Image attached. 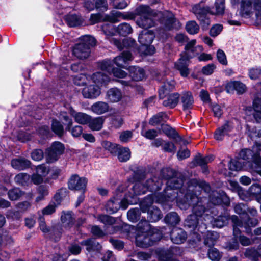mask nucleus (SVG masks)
<instances>
[{
	"label": "nucleus",
	"instance_id": "obj_36",
	"mask_svg": "<svg viewBox=\"0 0 261 261\" xmlns=\"http://www.w3.org/2000/svg\"><path fill=\"white\" fill-rule=\"evenodd\" d=\"M248 192L251 198L255 197L256 200L261 203V187L258 184H253L249 188Z\"/></svg>",
	"mask_w": 261,
	"mask_h": 261
},
{
	"label": "nucleus",
	"instance_id": "obj_4",
	"mask_svg": "<svg viewBox=\"0 0 261 261\" xmlns=\"http://www.w3.org/2000/svg\"><path fill=\"white\" fill-rule=\"evenodd\" d=\"M120 18L125 19L127 17L118 11H112L110 15H106L105 18L106 20L111 23L103 24L101 27L102 30L106 36V38L109 39L110 42L114 44L118 49H122L124 47H133L135 44V41L132 38L124 39L121 42L119 40L110 38L111 36L114 35L117 33V28L114 27L113 23L119 21Z\"/></svg>",
	"mask_w": 261,
	"mask_h": 261
},
{
	"label": "nucleus",
	"instance_id": "obj_16",
	"mask_svg": "<svg viewBox=\"0 0 261 261\" xmlns=\"http://www.w3.org/2000/svg\"><path fill=\"white\" fill-rule=\"evenodd\" d=\"M210 201L214 205L221 204L224 200H226L225 204L229 205V201L223 192H220L217 191H213L209 196Z\"/></svg>",
	"mask_w": 261,
	"mask_h": 261
},
{
	"label": "nucleus",
	"instance_id": "obj_13",
	"mask_svg": "<svg viewBox=\"0 0 261 261\" xmlns=\"http://www.w3.org/2000/svg\"><path fill=\"white\" fill-rule=\"evenodd\" d=\"M64 145L59 142H55L46 150V161L51 163L57 161L64 150Z\"/></svg>",
	"mask_w": 261,
	"mask_h": 261
},
{
	"label": "nucleus",
	"instance_id": "obj_1",
	"mask_svg": "<svg viewBox=\"0 0 261 261\" xmlns=\"http://www.w3.org/2000/svg\"><path fill=\"white\" fill-rule=\"evenodd\" d=\"M181 178L172 177L167 182V187L163 193H155L147 196L140 203V209L143 213H147L148 221L156 222L162 217L161 211L152 205L154 202L160 203L164 209H170L175 204L181 210H186L192 204L191 196L196 195L197 192L203 191L208 193L210 185L205 181L198 182L195 179L188 182V188L183 184Z\"/></svg>",
	"mask_w": 261,
	"mask_h": 261
},
{
	"label": "nucleus",
	"instance_id": "obj_40",
	"mask_svg": "<svg viewBox=\"0 0 261 261\" xmlns=\"http://www.w3.org/2000/svg\"><path fill=\"white\" fill-rule=\"evenodd\" d=\"M164 220L166 223L171 225H174L179 223L180 219L176 213L171 212L166 216Z\"/></svg>",
	"mask_w": 261,
	"mask_h": 261
},
{
	"label": "nucleus",
	"instance_id": "obj_20",
	"mask_svg": "<svg viewBox=\"0 0 261 261\" xmlns=\"http://www.w3.org/2000/svg\"><path fill=\"white\" fill-rule=\"evenodd\" d=\"M154 38V34L152 31L144 30L139 35L138 40L142 45H147L151 44Z\"/></svg>",
	"mask_w": 261,
	"mask_h": 261
},
{
	"label": "nucleus",
	"instance_id": "obj_11",
	"mask_svg": "<svg viewBox=\"0 0 261 261\" xmlns=\"http://www.w3.org/2000/svg\"><path fill=\"white\" fill-rule=\"evenodd\" d=\"M241 15L245 18L255 13L257 19L261 22V0H240Z\"/></svg>",
	"mask_w": 261,
	"mask_h": 261
},
{
	"label": "nucleus",
	"instance_id": "obj_39",
	"mask_svg": "<svg viewBox=\"0 0 261 261\" xmlns=\"http://www.w3.org/2000/svg\"><path fill=\"white\" fill-rule=\"evenodd\" d=\"M66 21L68 24L71 27L80 25L83 22L81 17L76 15H69L67 16Z\"/></svg>",
	"mask_w": 261,
	"mask_h": 261
},
{
	"label": "nucleus",
	"instance_id": "obj_22",
	"mask_svg": "<svg viewBox=\"0 0 261 261\" xmlns=\"http://www.w3.org/2000/svg\"><path fill=\"white\" fill-rule=\"evenodd\" d=\"M106 98L112 102H117L122 99V93L117 88H111L107 92Z\"/></svg>",
	"mask_w": 261,
	"mask_h": 261
},
{
	"label": "nucleus",
	"instance_id": "obj_26",
	"mask_svg": "<svg viewBox=\"0 0 261 261\" xmlns=\"http://www.w3.org/2000/svg\"><path fill=\"white\" fill-rule=\"evenodd\" d=\"M105 118L103 117H97L95 118H92L90 116L89 121L88 124L89 127L93 131H98L100 130L103 126Z\"/></svg>",
	"mask_w": 261,
	"mask_h": 261
},
{
	"label": "nucleus",
	"instance_id": "obj_43",
	"mask_svg": "<svg viewBox=\"0 0 261 261\" xmlns=\"http://www.w3.org/2000/svg\"><path fill=\"white\" fill-rule=\"evenodd\" d=\"M245 257L248 258L253 261H258L259 255L258 250L254 248H247L244 252Z\"/></svg>",
	"mask_w": 261,
	"mask_h": 261
},
{
	"label": "nucleus",
	"instance_id": "obj_44",
	"mask_svg": "<svg viewBox=\"0 0 261 261\" xmlns=\"http://www.w3.org/2000/svg\"><path fill=\"white\" fill-rule=\"evenodd\" d=\"M240 221L243 224L242 227H244L245 229L246 232L248 234L251 232L249 227H254L258 224V220L256 218H248L247 222H244L240 220Z\"/></svg>",
	"mask_w": 261,
	"mask_h": 261
},
{
	"label": "nucleus",
	"instance_id": "obj_17",
	"mask_svg": "<svg viewBox=\"0 0 261 261\" xmlns=\"http://www.w3.org/2000/svg\"><path fill=\"white\" fill-rule=\"evenodd\" d=\"M233 127V126L231 122H226L216 129L214 135L215 138L217 140H222L224 136L227 135L232 130Z\"/></svg>",
	"mask_w": 261,
	"mask_h": 261
},
{
	"label": "nucleus",
	"instance_id": "obj_32",
	"mask_svg": "<svg viewBox=\"0 0 261 261\" xmlns=\"http://www.w3.org/2000/svg\"><path fill=\"white\" fill-rule=\"evenodd\" d=\"M120 208V199L114 197L111 199L106 204V211L110 213H114L118 211Z\"/></svg>",
	"mask_w": 261,
	"mask_h": 261
},
{
	"label": "nucleus",
	"instance_id": "obj_63",
	"mask_svg": "<svg viewBox=\"0 0 261 261\" xmlns=\"http://www.w3.org/2000/svg\"><path fill=\"white\" fill-rule=\"evenodd\" d=\"M217 58L218 61L222 64L226 65L227 61L224 52L221 49H218L217 53Z\"/></svg>",
	"mask_w": 261,
	"mask_h": 261
},
{
	"label": "nucleus",
	"instance_id": "obj_37",
	"mask_svg": "<svg viewBox=\"0 0 261 261\" xmlns=\"http://www.w3.org/2000/svg\"><path fill=\"white\" fill-rule=\"evenodd\" d=\"M168 119L167 115L164 112H160L151 117L149 120V124L152 126H155L162 121H165Z\"/></svg>",
	"mask_w": 261,
	"mask_h": 261
},
{
	"label": "nucleus",
	"instance_id": "obj_42",
	"mask_svg": "<svg viewBox=\"0 0 261 261\" xmlns=\"http://www.w3.org/2000/svg\"><path fill=\"white\" fill-rule=\"evenodd\" d=\"M117 33L122 36H126L132 32V28L130 24L127 23L120 24L117 28Z\"/></svg>",
	"mask_w": 261,
	"mask_h": 261
},
{
	"label": "nucleus",
	"instance_id": "obj_15",
	"mask_svg": "<svg viewBox=\"0 0 261 261\" xmlns=\"http://www.w3.org/2000/svg\"><path fill=\"white\" fill-rule=\"evenodd\" d=\"M88 179L86 178L74 175L70 177L68 181V187L71 190L84 191Z\"/></svg>",
	"mask_w": 261,
	"mask_h": 261
},
{
	"label": "nucleus",
	"instance_id": "obj_31",
	"mask_svg": "<svg viewBox=\"0 0 261 261\" xmlns=\"http://www.w3.org/2000/svg\"><path fill=\"white\" fill-rule=\"evenodd\" d=\"M253 116L257 122L261 121V98H256L253 102Z\"/></svg>",
	"mask_w": 261,
	"mask_h": 261
},
{
	"label": "nucleus",
	"instance_id": "obj_34",
	"mask_svg": "<svg viewBox=\"0 0 261 261\" xmlns=\"http://www.w3.org/2000/svg\"><path fill=\"white\" fill-rule=\"evenodd\" d=\"M71 115L74 118L75 121L81 124H88L90 119V116L82 112H72Z\"/></svg>",
	"mask_w": 261,
	"mask_h": 261
},
{
	"label": "nucleus",
	"instance_id": "obj_57",
	"mask_svg": "<svg viewBox=\"0 0 261 261\" xmlns=\"http://www.w3.org/2000/svg\"><path fill=\"white\" fill-rule=\"evenodd\" d=\"M155 51V49L152 45H142L140 48V52L145 55H152Z\"/></svg>",
	"mask_w": 261,
	"mask_h": 261
},
{
	"label": "nucleus",
	"instance_id": "obj_9",
	"mask_svg": "<svg viewBox=\"0 0 261 261\" xmlns=\"http://www.w3.org/2000/svg\"><path fill=\"white\" fill-rule=\"evenodd\" d=\"M196 40H192L187 42L185 45L186 52L181 55L180 58L175 63V67L179 71L182 77H187L189 74L188 68L189 59L195 57L203 51L201 45H196Z\"/></svg>",
	"mask_w": 261,
	"mask_h": 261
},
{
	"label": "nucleus",
	"instance_id": "obj_23",
	"mask_svg": "<svg viewBox=\"0 0 261 261\" xmlns=\"http://www.w3.org/2000/svg\"><path fill=\"white\" fill-rule=\"evenodd\" d=\"M213 160V156L210 155L205 157H202L200 155L197 156L194 160V163L196 165H199L201 167L202 172L206 174L208 172L206 164Z\"/></svg>",
	"mask_w": 261,
	"mask_h": 261
},
{
	"label": "nucleus",
	"instance_id": "obj_52",
	"mask_svg": "<svg viewBox=\"0 0 261 261\" xmlns=\"http://www.w3.org/2000/svg\"><path fill=\"white\" fill-rule=\"evenodd\" d=\"M53 131L61 136L63 133V127L60 122L56 120H53L51 126Z\"/></svg>",
	"mask_w": 261,
	"mask_h": 261
},
{
	"label": "nucleus",
	"instance_id": "obj_30",
	"mask_svg": "<svg viewBox=\"0 0 261 261\" xmlns=\"http://www.w3.org/2000/svg\"><path fill=\"white\" fill-rule=\"evenodd\" d=\"M175 86L174 81H166L159 90V95L160 98H164L165 95L172 90Z\"/></svg>",
	"mask_w": 261,
	"mask_h": 261
},
{
	"label": "nucleus",
	"instance_id": "obj_56",
	"mask_svg": "<svg viewBox=\"0 0 261 261\" xmlns=\"http://www.w3.org/2000/svg\"><path fill=\"white\" fill-rule=\"evenodd\" d=\"M49 169L48 166H46L45 164H42L36 167V171L38 174L44 177L49 174Z\"/></svg>",
	"mask_w": 261,
	"mask_h": 261
},
{
	"label": "nucleus",
	"instance_id": "obj_61",
	"mask_svg": "<svg viewBox=\"0 0 261 261\" xmlns=\"http://www.w3.org/2000/svg\"><path fill=\"white\" fill-rule=\"evenodd\" d=\"M44 156L43 152L41 149H35L31 153L32 159L36 161L41 160Z\"/></svg>",
	"mask_w": 261,
	"mask_h": 261
},
{
	"label": "nucleus",
	"instance_id": "obj_48",
	"mask_svg": "<svg viewBox=\"0 0 261 261\" xmlns=\"http://www.w3.org/2000/svg\"><path fill=\"white\" fill-rule=\"evenodd\" d=\"M140 215V210L137 208L130 209L127 212L128 220L133 222L137 221L139 219Z\"/></svg>",
	"mask_w": 261,
	"mask_h": 261
},
{
	"label": "nucleus",
	"instance_id": "obj_6",
	"mask_svg": "<svg viewBox=\"0 0 261 261\" xmlns=\"http://www.w3.org/2000/svg\"><path fill=\"white\" fill-rule=\"evenodd\" d=\"M261 151V143L255 142L253 145L252 150L249 149H242L239 154V158L231 160L228 166L230 170L239 171L244 168V162L242 160L247 161L251 159L253 164H255V171L261 169V158L259 156V151Z\"/></svg>",
	"mask_w": 261,
	"mask_h": 261
},
{
	"label": "nucleus",
	"instance_id": "obj_50",
	"mask_svg": "<svg viewBox=\"0 0 261 261\" xmlns=\"http://www.w3.org/2000/svg\"><path fill=\"white\" fill-rule=\"evenodd\" d=\"M186 28L187 31L190 34H197L199 29L198 25L194 21H190L187 22Z\"/></svg>",
	"mask_w": 261,
	"mask_h": 261
},
{
	"label": "nucleus",
	"instance_id": "obj_25",
	"mask_svg": "<svg viewBox=\"0 0 261 261\" xmlns=\"http://www.w3.org/2000/svg\"><path fill=\"white\" fill-rule=\"evenodd\" d=\"M183 110L187 111L192 109L194 103V99L191 93L189 91L184 92L181 97Z\"/></svg>",
	"mask_w": 261,
	"mask_h": 261
},
{
	"label": "nucleus",
	"instance_id": "obj_8",
	"mask_svg": "<svg viewBox=\"0 0 261 261\" xmlns=\"http://www.w3.org/2000/svg\"><path fill=\"white\" fill-rule=\"evenodd\" d=\"M133 60V57L129 51H124L119 56L116 57L112 62L109 60H105L99 63V68L101 72H108L109 76L112 73L113 75L118 78H125L126 73L120 69L113 67V63L116 66L121 68H125L128 62Z\"/></svg>",
	"mask_w": 261,
	"mask_h": 261
},
{
	"label": "nucleus",
	"instance_id": "obj_35",
	"mask_svg": "<svg viewBox=\"0 0 261 261\" xmlns=\"http://www.w3.org/2000/svg\"><path fill=\"white\" fill-rule=\"evenodd\" d=\"M117 152L118 159L120 162H126L130 158V151L128 148L119 146Z\"/></svg>",
	"mask_w": 261,
	"mask_h": 261
},
{
	"label": "nucleus",
	"instance_id": "obj_14",
	"mask_svg": "<svg viewBox=\"0 0 261 261\" xmlns=\"http://www.w3.org/2000/svg\"><path fill=\"white\" fill-rule=\"evenodd\" d=\"M232 221L233 223V236L237 240L238 239L243 246H248L251 244V240L246 236L240 235L239 227L243 226L242 223L236 216H232Z\"/></svg>",
	"mask_w": 261,
	"mask_h": 261
},
{
	"label": "nucleus",
	"instance_id": "obj_41",
	"mask_svg": "<svg viewBox=\"0 0 261 261\" xmlns=\"http://www.w3.org/2000/svg\"><path fill=\"white\" fill-rule=\"evenodd\" d=\"M61 220L65 227H70L73 224V218L71 212H63L61 216Z\"/></svg>",
	"mask_w": 261,
	"mask_h": 261
},
{
	"label": "nucleus",
	"instance_id": "obj_62",
	"mask_svg": "<svg viewBox=\"0 0 261 261\" xmlns=\"http://www.w3.org/2000/svg\"><path fill=\"white\" fill-rule=\"evenodd\" d=\"M216 66L215 64H209L202 68V72L203 74L209 75L214 72Z\"/></svg>",
	"mask_w": 261,
	"mask_h": 261
},
{
	"label": "nucleus",
	"instance_id": "obj_27",
	"mask_svg": "<svg viewBox=\"0 0 261 261\" xmlns=\"http://www.w3.org/2000/svg\"><path fill=\"white\" fill-rule=\"evenodd\" d=\"M130 76L134 81H139L142 80L145 77V71L142 68L131 66L129 68Z\"/></svg>",
	"mask_w": 261,
	"mask_h": 261
},
{
	"label": "nucleus",
	"instance_id": "obj_60",
	"mask_svg": "<svg viewBox=\"0 0 261 261\" xmlns=\"http://www.w3.org/2000/svg\"><path fill=\"white\" fill-rule=\"evenodd\" d=\"M66 192L65 189H60L56 194L55 195L53 199V203H55L56 205H58L60 204L63 193Z\"/></svg>",
	"mask_w": 261,
	"mask_h": 261
},
{
	"label": "nucleus",
	"instance_id": "obj_18",
	"mask_svg": "<svg viewBox=\"0 0 261 261\" xmlns=\"http://www.w3.org/2000/svg\"><path fill=\"white\" fill-rule=\"evenodd\" d=\"M187 239V234L182 229L174 228L171 232V239L175 244H181Z\"/></svg>",
	"mask_w": 261,
	"mask_h": 261
},
{
	"label": "nucleus",
	"instance_id": "obj_45",
	"mask_svg": "<svg viewBox=\"0 0 261 261\" xmlns=\"http://www.w3.org/2000/svg\"><path fill=\"white\" fill-rule=\"evenodd\" d=\"M30 180V175L25 173H20L16 175L14 178L16 183L21 185H25Z\"/></svg>",
	"mask_w": 261,
	"mask_h": 261
},
{
	"label": "nucleus",
	"instance_id": "obj_38",
	"mask_svg": "<svg viewBox=\"0 0 261 261\" xmlns=\"http://www.w3.org/2000/svg\"><path fill=\"white\" fill-rule=\"evenodd\" d=\"M215 10L210 9V14L213 15H222L224 12V0H216L215 3Z\"/></svg>",
	"mask_w": 261,
	"mask_h": 261
},
{
	"label": "nucleus",
	"instance_id": "obj_54",
	"mask_svg": "<svg viewBox=\"0 0 261 261\" xmlns=\"http://www.w3.org/2000/svg\"><path fill=\"white\" fill-rule=\"evenodd\" d=\"M141 134L146 139L153 140L158 136V132L155 129L145 130L143 129Z\"/></svg>",
	"mask_w": 261,
	"mask_h": 261
},
{
	"label": "nucleus",
	"instance_id": "obj_53",
	"mask_svg": "<svg viewBox=\"0 0 261 261\" xmlns=\"http://www.w3.org/2000/svg\"><path fill=\"white\" fill-rule=\"evenodd\" d=\"M249 77L253 80L258 79L261 76V69L259 67H253L249 70Z\"/></svg>",
	"mask_w": 261,
	"mask_h": 261
},
{
	"label": "nucleus",
	"instance_id": "obj_21",
	"mask_svg": "<svg viewBox=\"0 0 261 261\" xmlns=\"http://www.w3.org/2000/svg\"><path fill=\"white\" fill-rule=\"evenodd\" d=\"M63 119L66 122L65 123L66 125V129L70 131L72 135L74 137L80 136L83 132V128L81 126H75L70 130V127L72 125V120L68 116L64 115Z\"/></svg>",
	"mask_w": 261,
	"mask_h": 261
},
{
	"label": "nucleus",
	"instance_id": "obj_59",
	"mask_svg": "<svg viewBox=\"0 0 261 261\" xmlns=\"http://www.w3.org/2000/svg\"><path fill=\"white\" fill-rule=\"evenodd\" d=\"M132 136L133 132L127 130L122 132L120 135L119 138L122 142L126 143L130 140Z\"/></svg>",
	"mask_w": 261,
	"mask_h": 261
},
{
	"label": "nucleus",
	"instance_id": "obj_49",
	"mask_svg": "<svg viewBox=\"0 0 261 261\" xmlns=\"http://www.w3.org/2000/svg\"><path fill=\"white\" fill-rule=\"evenodd\" d=\"M23 194V193L19 188L13 189L8 193L9 198L11 200H16L21 197Z\"/></svg>",
	"mask_w": 261,
	"mask_h": 261
},
{
	"label": "nucleus",
	"instance_id": "obj_47",
	"mask_svg": "<svg viewBox=\"0 0 261 261\" xmlns=\"http://www.w3.org/2000/svg\"><path fill=\"white\" fill-rule=\"evenodd\" d=\"M98 221L103 223L105 225H112L115 223L116 220L114 218L106 215H99L97 217L94 216Z\"/></svg>",
	"mask_w": 261,
	"mask_h": 261
},
{
	"label": "nucleus",
	"instance_id": "obj_55",
	"mask_svg": "<svg viewBox=\"0 0 261 261\" xmlns=\"http://www.w3.org/2000/svg\"><path fill=\"white\" fill-rule=\"evenodd\" d=\"M208 256L210 259L213 261H218L221 258V254L219 251L214 248L209 249Z\"/></svg>",
	"mask_w": 261,
	"mask_h": 261
},
{
	"label": "nucleus",
	"instance_id": "obj_24",
	"mask_svg": "<svg viewBox=\"0 0 261 261\" xmlns=\"http://www.w3.org/2000/svg\"><path fill=\"white\" fill-rule=\"evenodd\" d=\"M11 164L14 169L18 170H23L30 167L31 162L30 161L21 158L13 159L11 161Z\"/></svg>",
	"mask_w": 261,
	"mask_h": 261
},
{
	"label": "nucleus",
	"instance_id": "obj_51",
	"mask_svg": "<svg viewBox=\"0 0 261 261\" xmlns=\"http://www.w3.org/2000/svg\"><path fill=\"white\" fill-rule=\"evenodd\" d=\"M102 147L106 150L109 151L111 153H115L120 146L116 144H113L109 141H105L102 143Z\"/></svg>",
	"mask_w": 261,
	"mask_h": 261
},
{
	"label": "nucleus",
	"instance_id": "obj_33",
	"mask_svg": "<svg viewBox=\"0 0 261 261\" xmlns=\"http://www.w3.org/2000/svg\"><path fill=\"white\" fill-rule=\"evenodd\" d=\"M179 98V94L178 93H173L169 95L166 99L163 101V104L165 107L173 108L177 105Z\"/></svg>",
	"mask_w": 261,
	"mask_h": 261
},
{
	"label": "nucleus",
	"instance_id": "obj_7",
	"mask_svg": "<svg viewBox=\"0 0 261 261\" xmlns=\"http://www.w3.org/2000/svg\"><path fill=\"white\" fill-rule=\"evenodd\" d=\"M136 232V244L141 248L148 247L161 238L160 231L157 229L152 228L146 220L140 222L137 224Z\"/></svg>",
	"mask_w": 261,
	"mask_h": 261
},
{
	"label": "nucleus",
	"instance_id": "obj_46",
	"mask_svg": "<svg viewBox=\"0 0 261 261\" xmlns=\"http://www.w3.org/2000/svg\"><path fill=\"white\" fill-rule=\"evenodd\" d=\"M82 42L80 44H84L85 46H87L90 50V47L93 46L96 44V40L95 38L89 35L83 36L81 37Z\"/></svg>",
	"mask_w": 261,
	"mask_h": 261
},
{
	"label": "nucleus",
	"instance_id": "obj_28",
	"mask_svg": "<svg viewBox=\"0 0 261 261\" xmlns=\"http://www.w3.org/2000/svg\"><path fill=\"white\" fill-rule=\"evenodd\" d=\"M109 106L105 102L98 101L95 102L91 106V110L94 113L100 115L108 111Z\"/></svg>",
	"mask_w": 261,
	"mask_h": 261
},
{
	"label": "nucleus",
	"instance_id": "obj_5",
	"mask_svg": "<svg viewBox=\"0 0 261 261\" xmlns=\"http://www.w3.org/2000/svg\"><path fill=\"white\" fill-rule=\"evenodd\" d=\"M162 183V180L156 177L148 179L145 183L140 179L133 187V193L129 192L128 195H126L122 200H120V207L125 210L129 204L137 203L138 201L137 198V195L144 194L147 191H158L160 189Z\"/></svg>",
	"mask_w": 261,
	"mask_h": 261
},
{
	"label": "nucleus",
	"instance_id": "obj_12",
	"mask_svg": "<svg viewBox=\"0 0 261 261\" xmlns=\"http://www.w3.org/2000/svg\"><path fill=\"white\" fill-rule=\"evenodd\" d=\"M192 12L196 16L203 28H207L210 24V20L207 14L210 13V8L204 7L202 3L195 5L192 8Z\"/></svg>",
	"mask_w": 261,
	"mask_h": 261
},
{
	"label": "nucleus",
	"instance_id": "obj_2",
	"mask_svg": "<svg viewBox=\"0 0 261 261\" xmlns=\"http://www.w3.org/2000/svg\"><path fill=\"white\" fill-rule=\"evenodd\" d=\"M191 202L193 205L192 214L189 215L185 220V226L190 229L189 243L194 248L198 247L201 241V234L204 238V243L211 247L214 246L219 238V234L215 231H206L207 225L211 224L213 227L222 228L228 222L227 216H219L217 210L213 207L206 208L205 203L207 199L199 198L197 194L191 196Z\"/></svg>",
	"mask_w": 261,
	"mask_h": 261
},
{
	"label": "nucleus",
	"instance_id": "obj_19",
	"mask_svg": "<svg viewBox=\"0 0 261 261\" xmlns=\"http://www.w3.org/2000/svg\"><path fill=\"white\" fill-rule=\"evenodd\" d=\"M90 50L87 46L80 43L75 45L73 49V54L79 59H85L89 57Z\"/></svg>",
	"mask_w": 261,
	"mask_h": 261
},
{
	"label": "nucleus",
	"instance_id": "obj_58",
	"mask_svg": "<svg viewBox=\"0 0 261 261\" xmlns=\"http://www.w3.org/2000/svg\"><path fill=\"white\" fill-rule=\"evenodd\" d=\"M57 206L55 203H50L46 207L44 208L41 212L43 215H48L52 214L55 212L56 207Z\"/></svg>",
	"mask_w": 261,
	"mask_h": 261
},
{
	"label": "nucleus",
	"instance_id": "obj_3",
	"mask_svg": "<svg viewBox=\"0 0 261 261\" xmlns=\"http://www.w3.org/2000/svg\"><path fill=\"white\" fill-rule=\"evenodd\" d=\"M136 12L139 16L136 19V24L145 30L154 25L156 17L160 18L161 23L164 24L167 30L178 29L180 27V23L175 19L173 13L168 11L156 13L149 6L141 5L137 8Z\"/></svg>",
	"mask_w": 261,
	"mask_h": 261
},
{
	"label": "nucleus",
	"instance_id": "obj_29",
	"mask_svg": "<svg viewBox=\"0 0 261 261\" xmlns=\"http://www.w3.org/2000/svg\"><path fill=\"white\" fill-rule=\"evenodd\" d=\"M81 244L86 246L88 252L99 250L101 248L100 244L93 239H88L81 242Z\"/></svg>",
	"mask_w": 261,
	"mask_h": 261
},
{
	"label": "nucleus",
	"instance_id": "obj_64",
	"mask_svg": "<svg viewBox=\"0 0 261 261\" xmlns=\"http://www.w3.org/2000/svg\"><path fill=\"white\" fill-rule=\"evenodd\" d=\"M247 210V206L242 203L238 204L234 206L235 212L239 215L246 214Z\"/></svg>",
	"mask_w": 261,
	"mask_h": 261
},
{
	"label": "nucleus",
	"instance_id": "obj_10",
	"mask_svg": "<svg viewBox=\"0 0 261 261\" xmlns=\"http://www.w3.org/2000/svg\"><path fill=\"white\" fill-rule=\"evenodd\" d=\"M93 82L96 84L85 86L82 90L85 98L93 99L98 97L101 93L99 87L106 86L110 81V77L101 72H96L92 75Z\"/></svg>",
	"mask_w": 261,
	"mask_h": 261
}]
</instances>
